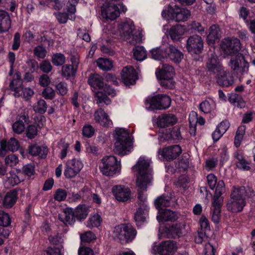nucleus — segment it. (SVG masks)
Listing matches in <instances>:
<instances>
[{
    "instance_id": "f257e3e1",
    "label": "nucleus",
    "mask_w": 255,
    "mask_h": 255,
    "mask_svg": "<svg viewBox=\"0 0 255 255\" xmlns=\"http://www.w3.org/2000/svg\"><path fill=\"white\" fill-rule=\"evenodd\" d=\"M133 172H137L136 186L138 188V204L139 206L146 204V197L143 193L150 184L152 179V170L150 168V161L144 157H140L137 163L132 167Z\"/></svg>"
},
{
    "instance_id": "f03ea898",
    "label": "nucleus",
    "mask_w": 255,
    "mask_h": 255,
    "mask_svg": "<svg viewBox=\"0 0 255 255\" xmlns=\"http://www.w3.org/2000/svg\"><path fill=\"white\" fill-rule=\"evenodd\" d=\"M255 196V191L250 186H233L230 198L227 203V209L234 213L241 212L246 205V198Z\"/></svg>"
},
{
    "instance_id": "7ed1b4c3",
    "label": "nucleus",
    "mask_w": 255,
    "mask_h": 255,
    "mask_svg": "<svg viewBox=\"0 0 255 255\" xmlns=\"http://www.w3.org/2000/svg\"><path fill=\"white\" fill-rule=\"evenodd\" d=\"M114 138L116 140L114 149L115 153L125 155L132 150V138L128 129L123 128L116 129Z\"/></svg>"
},
{
    "instance_id": "20e7f679",
    "label": "nucleus",
    "mask_w": 255,
    "mask_h": 255,
    "mask_svg": "<svg viewBox=\"0 0 255 255\" xmlns=\"http://www.w3.org/2000/svg\"><path fill=\"white\" fill-rule=\"evenodd\" d=\"M137 235L136 229L129 224H122L115 228L113 236L122 244L131 242Z\"/></svg>"
},
{
    "instance_id": "39448f33",
    "label": "nucleus",
    "mask_w": 255,
    "mask_h": 255,
    "mask_svg": "<svg viewBox=\"0 0 255 255\" xmlns=\"http://www.w3.org/2000/svg\"><path fill=\"white\" fill-rule=\"evenodd\" d=\"M162 16L165 19L174 20L177 22H184L191 16L190 11L185 8L177 5L172 7L168 5L162 12Z\"/></svg>"
},
{
    "instance_id": "423d86ee",
    "label": "nucleus",
    "mask_w": 255,
    "mask_h": 255,
    "mask_svg": "<svg viewBox=\"0 0 255 255\" xmlns=\"http://www.w3.org/2000/svg\"><path fill=\"white\" fill-rule=\"evenodd\" d=\"M171 98L166 94H157L148 97L145 101L146 108L149 110H163L171 105Z\"/></svg>"
},
{
    "instance_id": "0eeeda50",
    "label": "nucleus",
    "mask_w": 255,
    "mask_h": 255,
    "mask_svg": "<svg viewBox=\"0 0 255 255\" xmlns=\"http://www.w3.org/2000/svg\"><path fill=\"white\" fill-rule=\"evenodd\" d=\"M100 169L101 172L106 176H113L120 171L117 158L114 156L104 157L102 160Z\"/></svg>"
},
{
    "instance_id": "6e6552de",
    "label": "nucleus",
    "mask_w": 255,
    "mask_h": 255,
    "mask_svg": "<svg viewBox=\"0 0 255 255\" xmlns=\"http://www.w3.org/2000/svg\"><path fill=\"white\" fill-rule=\"evenodd\" d=\"M176 244L171 241L162 242L159 245L154 244L152 248L153 254L158 253L160 255H172L176 251Z\"/></svg>"
},
{
    "instance_id": "1a4fd4ad",
    "label": "nucleus",
    "mask_w": 255,
    "mask_h": 255,
    "mask_svg": "<svg viewBox=\"0 0 255 255\" xmlns=\"http://www.w3.org/2000/svg\"><path fill=\"white\" fill-rule=\"evenodd\" d=\"M229 65L234 71L239 70L241 75L247 73L249 71V64L241 54H238L235 57H232Z\"/></svg>"
},
{
    "instance_id": "9d476101",
    "label": "nucleus",
    "mask_w": 255,
    "mask_h": 255,
    "mask_svg": "<svg viewBox=\"0 0 255 255\" xmlns=\"http://www.w3.org/2000/svg\"><path fill=\"white\" fill-rule=\"evenodd\" d=\"M186 48L191 53H200L203 49V41L201 37L197 34L190 36L187 40Z\"/></svg>"
},
{
    "instance_id": "9b49d317",
    "label": "nucleus",
    "mask_w": 255,
    "mask_h": 255,
    "mask_svg": "<svg viewBox=\"0 0 255 255\" xmlns=\"http://www.w3.org/2000/svg\"><path fill=\"white\" fill-rule=\"evenodd\" d=\"M83 168L82 163L75 158L67 161L66 167L64 170V175L67 178H72L75 177Z\"/></svg>"
},
{
    "instance_id": "f8f14e48",
    "label": "nucleus",
    "mask_w": 255,
    "mask_h": 255,
    "mask_svg": "<svg viewBox=\"0 0 255 255\" xmlns=\"http://www.w3.org/2000/svg\"><path fill=\"white\" fill-rule=\"evenodd\" d=\"M240 45L238 39L227 38L222 41L221 47L226 54L230 55L238 52L240 50Z\"/></svg>"
},
{
    "instance_id": "ddd939ff",
    "label": "nucleus",
    "mask_w": 255,
    "mask_h": 255,
    "mask_svg": "<svg viewBox=\"0 0 255 255\" xmlns=\"http://www.w3.org/2000/svg\"><path fill=\"white\" fill-rule=\"evenodd\" d=\"M182 152L181 147L178 145H174L159 149L158 153L166 160L176 158Z\"/></svg>"
},
{
    "instance_id": "4468645a",
    "label": "nucleus",
    "mask_w": 255,
    "mask_h": 255,
    "mask_svg": "<svg viewBox=\"0 0 255 255\" xmlns=\"http://www.w3.org/2000/svg\"><path fill=\"white\" fill-rule=\"evenodd\" d=\"M113 194L118 201L126 202L131 197L130 189L123 185H115L112 188Z\"/></svg>"
},
{
    "instance_id": "2eb2a0df",
    "label": "nucleus",
    "mask_w": 255,
    "mask_h": 255,
    "mask_svg": "<svg viewBox=\"0 0 255 255\" xmlns=\"http://www.w3.org/2000/svg\"><path fill=\"white\" fill-rule=\"evenodd\" d=\"M207 68L215 76L223 72V68L217 56L213 54L209 56L206 64Z\"/></svg>"
},
{
    "instance_id": "dca6fc26",
    "label": "nucleus",
    "mask_w": 255,
    "mask_h": 255,
    "mask_svg": "<svg viewBox=\"0 0 255 255\" xmlns=\"http://www.w3.org/2000/svg\"><path fill=\"white\" fill-rule=\"evenodd\" d=\"M121 75L123 82L127 86L134 84L137 79L136 72L131 66L123 68Z\"/></svg>"
},
{
    "instance_id": "f3484780",
    "label": "nucleus",
    "mask_w": 255,
    "mask_h": 255,
    "mask_svg": "<svg viewBox=\"0 0 255 255\" xmlns=\"http://www.w3.org/2000/svg\"><path fill=\"white\" fill-rule=\"evenodd\" d=\"M0 143V156H4L7 151H16L19 147V142L14 138H10L8 141L2 140Z\"/></svg>"
},
{
    "instance_id": "a211bd4d",
    "label": "nucleus",
    "mask_w": 255,
    "mask_h": 255,
    "mask_svg": "<svg viewBox=\"0 0 255 255\" xmlns=\"http://www.w3.org/2000/svg\"><path fill=\"white\" fill-rule=\"evenodd\" d=\"M177 119L172 114H162L156 119V125L158 127L164 128L175 124Z\"/></svg>"
},
{
    "instance_id": "6ab92c4d",
    "label": "nucleus",
    "mask_w": 255,
    "mask_h": 255,
    "mask_svg": "<svg viewBox=\"0 0 255 255\" xmlns=\"http://www.w3.org/2000/svg\"><path fill=\"white\" fill-rule=\"evenodd\" d=\"M166 58L176 63H179L183 58V53L174 45H169L164 49Z\"/></svg>"
},
{
    "instance_id": "aec40b11",
    "label": "nucleus",
    "mask_w": 255,
    "mask_h": 255,
    "mask_svg": "<svg viewBox=\"0 0 255 255\" xmlns=\"http://www.w3.org/2000/svg\"><path fill=\"white\" fill-rule=\"evenodd\" d=\"M120 29L121 36L125 40H130L135 29L133 22L129 20L122 22L120 25Z\"/></svg>"
},
{
    "instance_id": "412c9836",
    "label": "nucleus",
    "mask_w": 255,
    "mask_h": 255,
    "mask_svg": "<svg viewBox=\"0 0 255 255\" xmlns=\"http://www.w3.org/2000/svg\"><path fill=\"white\" fill-rule=\"evenodd\" d=\"M94 117L96 122L103 127H110L112 125V122L109 119V116L101 108L95 111Z\"/></svg>"
},
{
    "instance_id": "4be33fe9",
    "label": "nucleus",
    "mask_w": 255,
    "mask_h": 255,
    "mask_svg": "<svg viewBox=\"0 0 255 255\" xmlns=\"http://www.w3.org/2000/svg\"><path fill=\"white\" fill-rule=\"evenodd\" d=\"M59 219L66 225H71L75 222L74 210L71 208H66L63 212L58 215Z\"/></svg>"
},
{
    "instance_id": "5701e85b",
    "label": "nucleus",
    "mask_w": 255,
    "mask_h": 255,
    "mask_svg": "<svg viewBox=\"0 0 255 255\" xmlns=\"http://www.w3.org/2000/svg\"><path fill=\"white\" fill-rule=\"evenodd\" d=\"M155 74L158 79L172 78L175 74L172 66L169 65H163L161 68L157 69Z\"/></svg>"
},
{
    "instance_id": "b1692460",
    "label": "nucleus",
    "mask_w": 255,
    "mask_h": 255,
    "mask_svg": "<svg viewBox=\"0 0 255 255\" xmlns=\"http://www.w3.org/2000/svg\"><path fill=\"white\" fill-rule=\"evenodd\" d=\"M11 20L8 13L0 10V33L6 32L11 27Z\"/></svg>"
},
{
    "instance_id": "393cba45",
    "label": "nucleus",
    "mask_w": 255,
    "mask_h": 255,
    "mask_svg": "<svg viewBox=\"0 0 255 255\" xmlns=\"http://www.w3.org/2000/svg\"><path fill=\"white\" fill-rule=\"evenodd\" d=\"M178 218V215L175 212L166 209L159 211V215L157 216L159 222L174 221Z\"/></svg>"
},
{
    "instance_id": "a878e982",
    "label": "nucleus",
    "mask_w": 255,
    "mask_h": 255,
    "mask_svg": "<svg viewBox=\"0 0 255 255\" xmlns=\"http://www.w3.org/2000/svg\"><path fill=\"white\" fill-rule=\"evenodd\" d=\"M149 208L147 204H142L137 209L134 214V220L137 225L144 222L148 215Z\"/></svg>"
},
{
    "instance_id": "bb28decb",
    "label": "nucleus",
    "mask_w": 255,
    "mask_h": 255,
    "mask_svg": "<svg viewBox=\"0 0 255 255\" xmlns=\"http://www.w3.org/2000/svg\"><path fill=\"white\" fill-rule=\"evenodd\" d=\"M181 138L180 128L177 126L172 129H167L165 132L162 133L161 137V139H163V140H179Z\"/></svg>"
},
{
    "instance_id": "cd10ccee",
    "label": "nucleus",
    "mask_w": 255,
    "mask_h": 255,
    "mask_svg": "<svg viewBox=\"0 0 255 255\" xmlns=\"http://www.w3.org/2000/svg\"><path fill=\"white\" fill-rule=\"evenodd\" d=\"M104 78L97 73L91 74L88 78V83L95 89H102L105 86Z\"/></svg>"
},
{
    "instance_id": "c85d7f7f",
    "label": "nucleus",
    "mask_w": 255,
    "mask_h": 255,
    "mask_svg": "<svg viewBox=\"0 0 255 255\" xmlns=\"http://www.w3.org/2000/svg\"><path fill=\"white\" fill-rule=\"evenodd\" d=\"M215 77L217 79L218 84L222 86L228 87L234 82L233 78L228 75L224 70H223V73L218 74Z\"/></svg>"
},
{
    "instance_id": "c756f323",
    "label": "nucleus",
    "mask_w": 255,
    "mask_h": 255,
    "mask_svg": "<svg viewBox=\"0 0 255 255\" xmlns=\"http://www.w3.org/2000/svg\"><path fill=\"white\" fill-rule=\"evenodd\" d=\"M23 120L25 122L28 120V117L25 114L20 115L18 120L15 122L12 126L13 132L17 134H21L25 129V125Z\"/></svg>"
},
{
    "instance_id": "7c9ffc66",
    "label": "nucleus",
    "mask_w": 255,
    "mask_h": 255,
    "mask_svg": "<svg viewBox=\"0 0 255 255\" xmlns=\"http://www.w3.org/2000/svg\"><path fill=\"white\" fill-rule=\"evenodd\" d=\"M234 157L237 166L244 170H249L251 167L250 163L245 159L242 153L240 151H236L234 153Z\"/></svg>"
},
{
    "instance_id": "2f4dec72",
    "label": "nucleus",
    "mask_w": 255,
    "mask_h": 255,
    "mask_svg": "<svg viewBox=\"0 0 255 255\" xmlns=\"http://www.w3.org/2000/svg\"><path fill=\"white\" fill-rule=\"evenodd\" d=\"M17 200V193L15 190L8 192L5 195L3 200V204L5 208H11L16 203Z\"/></svg>"
},
{
    "instance_id": "473e14b6",
    "label": "nucleus",
    "mask_w": 255,
    "mask_h": 255,
    "mask_svg": "<svg viewBox=\"0 0 255 255\" xmlns=\"http://www.w3.org/2000/svg\"><path fill=\"white\" fill-rule=\"evenodd\" d=\"M185 29L183 26L180 25H176L173 26L170 28L169 31V35L171 38L176 41L180 39L184 34Z\"/></svg>"
},
{
    "instance_id": "72a5a7b5",
    "label": "nucleus",
    "mask_w": 255,
    "mask_h": 255,
    "mask_svg": "<svg viewBox=\"0 0 255 255\" xmlns=\"http://www.w3.org/2000/svg\"><path fill=\"white\" fill-rule=\"evenodd\" d=\"M221 36L220 29L217 25H212L209 30L207 40L210 43H215Z\"/></svg>"
},
{
    "instance_id": "f704fd0d",
    "label": "nucleus",
    "mask_w": 255,
    "mask_h": 255,
    "mask_svg": "<svg viewBox=\"0 0 255 255\" xmlns=\"http://www.w3.org/2000/svg\"><path fill=\"white\" fill-rule=\"evenodd\" d=\"M170 198L168 196L163 195L158 197L155 201V206L159 211H162L163 208L170 205Z\"/></svg>"
},
{
    "instance_id": "c9c22d12",
    "label": "nucleus",
    "mask_w": 255,
    "mask_h": 255,
    "mask_svg": "<svg viewBox=\"0 0 255 255\" xmlns=\"http://www.w3.org/2000/svg\"><path fill=\"white\" fill-rule=\"evenodd\" d=\"M75 218L81 221L85 219L88 214V208L85 205L78 206L74 211Z\"/></svg>"
},
{
    "instance_id": "e433bc0d",
    "label": "nucleus",
    "mask_w": 255,
    "mask_h": 255,
    "mask_svg": "<svg viewBox=\"0 0 255 255\" xmlns=\"http://www.w3.org/2000/svg\"><path fill=\"white\" fill-rule=\"evenodd\" d=\"M133 57L137 61H142L146 58V51L142 46L135 47L133 49Z\"/></svg>"
},
{
    "instance_id": "4c0bfd02",
    "label": "nucleus",
    "mask_w": 255,
    "mask_h": 255,
    "mask_svg": "<svg viewBox=\"0 0 255 255\" xmlns=\"http://www.w3.org/2000/svg\"><path fill=\"white\" fill-rule=\"evenodd\" d=\"M185 228V225L181 223H176L171 226L169 229V233L171 235L173 238L179 237L183 233V231Z\"/></svg>"
},
{
    "instance_id": "58836bf2",
    "label": "nucleus",
    "mask_w": 255,
    "mask_h": 255,
    "mask_svg": "<svg viewBox=\"0 0 255 255\" xmlns=\"http://www.w3.org/2000/svg\"><path fill=\"white\" fill-rule=\"evenodd\" d=\"M16 79L13 80L10 83L9 87L10 88L14 91V96L15 97H18L22 95L23 88L21 87H15L14 84L20 83V76L18 73L15 74Z\"/></svg>"
},
{
    "instance_id": "ea45409f",
    "label": "nucleus",
    "mask_w": 255,
    "mask_h": 255,
    "mask_svg": "<svg viewBox=\"0 0 255 255\" xmlns=\"http://www.w3.org/2000/svg\"><path fill=\"white\" fill-rule=\"evenodd\" d=\"M97 66L103 71L111 70L113 67L112 61L107 58H100L97 60Z\"/></svg>"
},
{
    "instance_id": "a19ab883",
    "label": "nucleus",
    "mask_w": 255,
    "mask_h": 255,
    "mask_svg": "<svg viewBox=\"0 0 255 255\" xmlns=\"http://www.w3.org/2000/svg\"><path fill=\"white\" fill-rule=\"evenodd\" d=\"M95 97L96 103L99 107L108 105L111 103L110 99L107 95L101 92H96L95 94Z\"/></svg>"
},
{
    "instance_id": "79ce46f5",
    "label": "nucleus",
    "mask_w": 255,
    "mask_h": 255,
    "mask_svg": "<svg viewBox=\"0 0 255 255\" xmlns=\"http://www.w3.org/2000/svg\"><path fill=\"white\" fill-rule=\"evenodd\" d=\"M64 9L69 14H74L76 11V6L78 4L77 0H63Z\"/></svg>"
},
{
    "instance_id": "37998d69",
    "label": "nucleus",
    "mask_w": 255,
    "mask_h": 255,
    "mask_svg": "<svg viewBox=\"0 0 255 255\" xmlns=\"http://www.w3.org/2000/svg\"><path fill=\"white\" fill-rule=\"evenodd\" d=\"M23 180L19 175L16 174L13 171H10L7 176L5 183L10 186H14Z\"/></svg>"
},
{
    "instance_id": "c03bdc74",
    "label": "nucleus",
    "mask_w": 255,
    "mask_h": 255,
    "mask_svg": "<svg viewBox=\"0 0 255 255\" xmlns=\"http://www.w3.org/2000/svg\"><path fill=\"white\" fill-rule=\"evenodd\" d=\"M246 127L244 126L240 127L236 133L234 139V144L238 147L240 146L245 133Z\"/></svg>"
},
{
    "instance_id": "a18cd8bd",
    "label": "nucleus",
    "mask_w": 255,
    "mask_h": 255,
    "mask_svg": "<svg viewBox=\"0 0 255 255\" xmlns=\"http://www.w3.org/2000/svg\"><path fill=\"white\" fill-rule=\"evenodd\" d=\"M76 68L74 67L72 65H65L62 67V75L65 77L74 76L76 72Z\"/></svg>"
},
{
    "instance_id": "49530a36",
    "label": "nucleus",
    "mask_w": 255,
    "mask_h": 255,
    "mask_svg": "<svg viewBox=\"0 0 255 255\" xmlns=\"http://www.w3.org/2000/svg\"><path fill=\"white\" fill-rule=\"evenodd\" d=\"M69 147V144L65 142L64 139H61L58 143V148L60 149L59 157L63 159L66 157Z\"/></svg>"
},
{
    "instance_id": "de8ad7c7",
    "label": "nucleus",
    "mask_w": 255,
    "mask_h": 255,
    "mask_svg": "<svg viewBox=\"0 0 255 255\" xmlns=\"http://www.w3.org/2000/svg\"><path fill=\"white\" fill-rule=\"evenodd\" d=\"M88 193H89L88 188H84L78 193H73L70 198L73 202H78L87 196Z\"/></svg>"
},
{
    "instance_id": "09e8293b",
    "label": "nucleus",
    "mask_w": 255,
    "mask_h": 255,
    "mask_svg": "<svg viewBox=\"0 0 255 255\" xmlns=\"http://www.w3.org/2000/svg\"><path fill=\"white\" fill-rule=\"evenodd\" d=\"M47 108V105L46 103L43 99L38 100L37 102L33 105L34 111L40 114L44 113L46 111Z\"/></svg>"
},
{
    "instance_id": "8fccbe9b",
    "label": "nucleus",
    "mask_w": 255,
    "mask_h": 255,
    "mask_svg": "<svg viewBox=\"0 0 255 255\" xmlns=\"http://www.w3.org/2000/svg\"><path fill=\"white\" fill-rule=\"evenodd\" d=\"M102 219L98 214H94L92 216L87 222V227L89 228L98 227L101 224Z\"/></svg>"
},
{
    "instance_id": "3c124183",
    "label": "nucleus",
    "mask_w": 255,
    "mask_h": 255,
    "mask_svg": "<svg viewBox=\"0 0 255 255\" xmlns=\"http://www.w3.org/2000/svg\"><path fill=\"white\" fill-rule=\"evenodd\" d=\"M10 223L11 219L9 215L3 211L0 210V226L8 227Z\"/></svg>"
},
{
    "instance_id": "603ef678",
    "label": "nucleus",
    "mask_w": 255,
    "mask_h": 255,
    "mask_svg": "<svg viewBox=\"0 0 255 255\" xmlns=\"http://www.w3.org/2000/svg\"><path fill=\"white\" fill-rule=\"evenodd\" d=\"M52 62L55 66H61L65 63V57L62 54L57 53L52 56Z\"/></svg>"
},
{
    "instance_id": "864d4df0",
    "label": "nucleus",
    "mask_w": 255,
    "mask_h": 255,
    "mask_svg": "<svg viewBox=\"0 0 255 255\" xmlns=\"http://www.w3.org/2000/svg\"><path fill=\"white\" fill-rule=\"evenodd\" d=\"M54 89L50 87H46L42 92V96L46 99L52 100L55 97Z\"/></svg>"
},
{
    "instance_id": "5fc2aeb1",
    "label": "nucleus",
    "mask_w": 255,
    "mask_h": 255,
    "mask_svg": "<svg viewBox=\"0 0 255 255\" xmlns=\"http://www.w3.org/2000/svg\"><path fill=\"white\" fill-rule=\"evenodd\" d=\"M18 157L13 154L8 155L5 158V164L11 167L15 166L18 163Z\"/></svg>"
},
{
    "instance_id": "6e6d98bb",
    "label": "nucleus",
    "mask_w": 255,
    "mask_h": 255,
    "mask_svg": "<svg viewBox=\"0 0 255 255\" xmlns=\"http://www.w3.org/2000/svg\"><path fill=\"white\" fill-rule=\"evenodd\" d=\"M161 81L160 83V84L161 86L166 88L172 89L175 87V82L173 80L172 78H165V79H160Z\"/></svg>"
},
{
    "instance_id": "4d7b16f0",
    "label": "nucleus",
    "mask_w": 255,
    "mask_h": 255,
    "mask_svg": "<svg viewBox=\"0 0 255 255\" xmlns=\"http://www.w3.org/2000/svg\"><path fill=\"white\" fill-rule=\"evenodd\" d=\"M95 133L94 128L90 125H86L83 128L82 134L87 138L91 137Z\"/></svg>"
},
{
    "instance_id": "13d9d810",
    "label": "nucleus",
    "mask_w": 255,
    "mask_h": 255,
    "mask_svg": "<svg viewBox=\"0 0 255 255\" xmlns=\"http://www.w3.org/2000/svg\"><path fill=\"white\" fill-rule=\"evenodd\" d=\"M37 134V128L34 125L28 126L26 129V136L29 139L34 138Z\"/></svg>"
},
{
    "instance_id": "bf43d9fd",
    "label": "nucleus",
    "mask_w": 255,
    "mask_h": 255,
    "mask_svg": "<svg viewBox=\"0 0 255 255\" xmlns=\"http://www.w3.org/2000/svg\"><path fill=\"white\" fill-rule=\"evenodd\" d=\"M151 55L153 59L160 60L166 58L164 50L161 51L159 48L153 49L151 50Z\"/></svg>"
},
{
    "instance_id": "052dcab7",
    "label": "nucleus",
    "mask_w": 255,
    "mask_h": 255,
    "mask_svg": "<svg viewBox=\"0 0 255 255\" xmlns=\"http://www.w3.org/2000/svg\"><path fill=\"white\" fill-rule=\"evenodd\" d=\"M189 27L191 29L197 31L200 34H202L205 31V29L201 24L197 21H193L189 24Z\"/></svg>"
},
{
    "instance_id": "680f3d73",
    "label": "nucleus",
    "mask_w": 255,
    "mask_h": 255,
    "mask_svg": "<svg viewBox=\"0 0 255 255\" xmlns=\"http://www.w3.org/2000/svg\"><path fill=\"white\" fill-rule=\"evenodd\" d=\"M67 192L62 189H58L55 192L54 198L58 201H64L67 196Z\"/></svg>"
},
{
    "instance_id": "e2e57ef3",
    "label": "nucleus",
    "mask_w": 255,
    "mask_h": 255,
    "mask_svg": "<svg viewBox=\"0 0 255 255\" xmlns=\"http://www.w3.org/2000/svg\"><path fill=\"white\" fill-rule=\"evenodd\" d=\"M80 238L83 242L89 243L96 239L95 235L91 231H88L82 234Z\"/></svg>"
},
{
    "instance_id": "0e129e2a",
    "label": "nucleus",
    "mask_w": 255,
    "mask_h": 255,
    "mask_svg": "<svg viewBox=\"0 0 255 255\" xmlns=\"http://www.w3.org/2000/svg\"><path fill=\"white\" fill-rule=\"evenodd\" d=\"M223 203V197L222 195H214L213 201L212 202L213 207L214 208H219L221 207Z\"/></svg>"
},
{
    "instance_id": "69168bd1",
    "label": "nucleus",
    "mask_w": 255,
    "mask_h": 255,
    "mask_svg": "<svg viewBox=\"0 0 255 255\" xmlns=\"http://www.w3.org/2000/svg\"><path fill=\"white\" fill-rule=\"evenodd\" d=\"M143 34L141 30H138L132 33L130 42L132 44L140 43L142 41Z\"/></svg>"
},
{
    "instance_id": "338daca9",
    "label": "nucleus",
    "mask_w": 255,
    "mask_h": 255,
    "mask_svg": "<svg viewBox=\"0 0 255 255\" xmlns=\"http://www.w3.org/2000/svg\"><path fill=\"white\" fill-rule=\"evenodd\" d=\"M58 93L62 96L65 95L68 92L67 86L66 83L61 82L56 85Z\"/></svg>"
},
{
    "instance_id": "774afa93",
    "label": "nucleus",
    "mask_w": 255,
    "mask_h": 255,
    "mask_svg": "<svg viewBox=\"0 0 255 255\" xmlns=\"http://www.w3.org/2000/svg\"><path fill=\"white\" fill-rule=\"evenodd\" d=\"M199 108L201 111L206 114L210 113L212 110V107L208 101L202 102L200 104Z\"/></svg>"
}]
</instances>
